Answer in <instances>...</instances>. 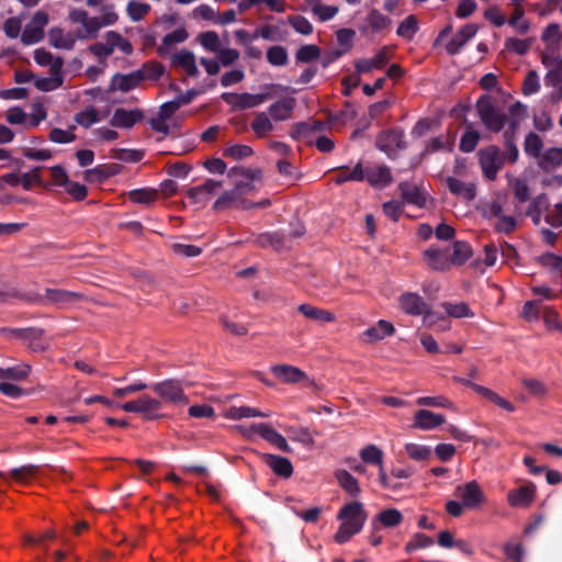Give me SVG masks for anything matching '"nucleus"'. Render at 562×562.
Returning a JSON list of instances; mask_svg holds the SVG:
<instances>
[{
	"label": "nucleus",
	"instance_id": "obj_1",
	"mask_svg": "<svg viewBox=\"0 0 562 562\" xmlns=\"http://www.w3.org/2000/svg\"><path fill=\"white\" fill-rule=\"evenodd\" d=\"M68 20L74 25V32L79 41H92L98 38L103 27L114 25L119 21V14L113 4H105L100 10V15H90L87 10L72 9Z\"/></svg>",
	"mask_w": 562,
	"mask_h": 562
},
{
	"label": "nucleus",
	"instance_id": "obj_2",
	"mask_svg": "<svg viewBox=\"0 0 562 562\" xmlns=\"http://www.w3.org/2000/svg\"><path fill=\"white\" fill-rule=\"evenodd\" d=\"M368 518V514L360 502H350L344 505L338 514L337 519L341 521L336 535L337 543L348 542L355 535L359 533Z\"/></svg>",
	"mask_w": 562,
	"mask_h": 562
},
{
	"label": "nucleus",
	"instance_id": "obj_3",
	"mask_svg": "<svg viewBox=\"0 0 562 562\" xmlns=\"http://www.w3.org/2000/svg\"><path fill=\"white\" fill-rule=\"evenodd\" d=\"M477 115L485 128L493 133H499L507 121V116L495 105L493 98L488 94L480 97L475 104Z\"/></svg>",
	"mask_w": 562,
	"mask_h": 562
},
{
	"label": "nucleus",
	"instance_id": "obj_4",
	"mask_svg": "<svg viewBox=\"0 0 562 562\" xmlns=\"http://www.w3.org/2000/svg\"><path fill=\"white\" fill-rule=\"evenodd\" d=\"M451 32L452 25L449 24L443 27L435 41V46H441L449 55H456L471 38L475 36L477 26L475 24H465L450 40H448Z\"/></svg>",
	"mask_w": 562,
	"mask_h": 562
},
{
	"label": "nucleus",
	"instance_id": "obj_5",
	"mask_svg": "<svg viewBox=\"0 0 562 562\" xmlns=\"http://www.w3.org/2000/svg\"><path fill=\"white\" fill-rule=\"evenodd\" d=\"M21 299L31 303H49L60 308L85 301L87 297L85 294L79 292L67 291L63 289H46L45 294L30 293L21 295Z\"/></svg>",
	"mask_w": 562,
	"mask_h": 562
},
{
	"label": "nucleus",
	"instance_id": "obj_6",
	"mask_svg": "<svg viewBox=\"0 0 562 562\" xmlns=\"http://www.w3.org/2000/svg\"><path fill=\"white\" fill-rule=\"evenodd\" d=\"M477 160L482 173L488 181L497 178L498 171L505 164V157L499 148L495 145H488L477 151Z\"/></svg>",
	"mask_w": 562,
	"mask_h": 562
},
{
	"label": "nucleus",
	"instance_id": "obj_7",
	"mask_svg": "<svg viewBox=\"0 0 562 562\" xmlns=\"http://www.w3.org/2000/svg\"><path fill=\"white\" fill-rule=\"evenodd\" d=\"M228 177L233 180L234 187L245 196L257 190L256 183L262 181V170L234 167L229 170Z\"/></svg>",
	"mask_w": 562,
	"mask_h": 562
},
{
	"label": "nucleus",
	"instance_id": "obj_8",
	"mask_svg": "<svg viewBox=\"0 0 562 562\" xmlns=\"http://www.w3.org/2000/svg\"><path fill=\"white\" fill-rule=\"evenodd\" d=\"M401 310L412 316H424L429 327L435 325L429 305L423 296L414 292H405L398 297Z\"/></svg>",
	"mask_w": 562,
	"mask_h": 562
},
{
	"label": "nucleus",
	"instance_id": "obj_9",
	"mask_svg": "<svg viewBox=\"0 0 562 562\" xmlns=\"http://www.w3.org/2000/svg\"><path fill=\"white\" fill-rule=\"evenodd\" d=\"M48 21L49 15L46 11H36L25 25L21 34V42L24 45H32L42 41L44 37V29L48 24Z\"/></svg>",
	"mask_w": 562,
	"mask_h": 562
},
{
	"label": "nucleus",
	"instance_id": "obj_10",
	"mask_svg": "<svg viewBox=\"0 0 562 562\" xmlns=\"http://www.w3.org/2000/svg\"><path fill=\"white\" fill-rule=\"evenodd\" d=\"M256 204L246 199L235 187L224 192L213 204L216 211H223L228 207L250 209ZM258 206L266 207L270 205V200L266 199L257 204Z\"/></svg>",
	"mask_w": 562,
	"mask_h": 562
},
{
	"label": "nucleus",
	"instance_id": "obj_11",
	"mask_svg": "<svg viewBox=\"0 0 562 562\" xmlns=\"http://www.w3.org/2000/svg\"><path fill=\"white\" fill-rule=\"evenodd\" d=\"M395 47L385 45L380 48L372 58H360L355 61V69L358 75L369 74L374 69H382L392 59Z\"/></svg>",
	"mask_w": 562,
	"mask_h": 562
},
{
	"label": "nucleus",
	"instance_id": "obj_12",
	"mask_svg": "<svg viewBox=\"0 0 562 562\" xmlns=\"http://www.w3.org/2000/svg\"><path fill=\"white\" fill-rule=\"evenodd\" d=\"M454 494L462 501L467 509H477L485 502V495L476 481L458 485Z\"/></svg>",
	"mask_w": 562,
	"mask_h": 562
},
{
	"label": "nucleus",
	"instance_id": "obj_13",
	"mask_svg": "<svg viewBox=\"0 0 562 562\" xmlns=\"http://www.w3.org/2000/svg\"><path fill=\"white\" fill-rule=\"evenodd\" d=\"M541 64L548 69L544 80L547 85L562 83V56L559 52L541 50Z\"/></svg>",
	"mask_w": 562,
	"mask_h": 562
},
{
	"label": "nucleus",
	"instance_id": "obj_14",
	"mask_svg": "<svg viewBox=\"0 0 562 562\" xmlns=\"http://www.w3.org/2000/svg\"><path fill=\"white\" fill-rule=\"evenodd\" d=\"M150 389L164 401L173 404H187L188 397L183 393L180 382L166 380L150 385Z\"/></svg>",
	"mask_w": 562,
	"mask_h": 562
},
{
	"label": "nucleus",
	"instance_id": "obj_15",
	"mask_svg": "<svg viewBox=\"0 0 562 562\" xmlns=\"http://www.w3.org/2000/svg\"><path fill=\"white\" fill-rule=\"evenodd\" d=\"M221 188V181L207 179L204 183L188 189L186 191V195L192 204H200L204 206Z\"/></svg>",
	"mask_w": 562,
	"mask_h": 562
},
{
	"label": "nucleus",
	"instance_id": "obj_16",
	"mask_svg": "<svg viewBox=\"0 0 562 562\" xmlns=\"http://www.w3.org/2000/svg\"><path fill=\"white\" fill-rule=\"evenodd\" d=\"M1 331L9 339L23 341L29 348L40 347L38 342H41L45 336L44 329L37 327L4 328Z\"/></svg>",
	"mask_w": 562,
	"mask_h": 562
},
{
	"label": "nucleus",
	"instance_id": "obj_17",
	"mask_svg": "<svg viewBox=\"0 0 562 562\" xmlns=\"http://www.w3.org/2000/svg\"><path fill=\"white\" fill-rule=\"evenodd\" d=\"M422 258L425 265L434 271L445 272L452 268L448 249L431 246L422 252Z\"/></svg>",
	"mask_w": 562,
	"mask_h": 562
},
{
	"label": "nucleus",
	"instance_id": "obj_18",
	"mask_svg": "<svg viewBox=\"0 0 562 562\" xmlns=\"http://www.w3.org/2000/svg\"><path fill=\"white\" fill-rule=\"evenodd\" d=\"M222 99L233 106L245 110L263 103L267 100V94L223 93Z\"/></svg>",
	"mask_w": 562,
	"mask_h": 562
},
{
	"label": "nucleus",
	"instance_id": "obj_19",
	"mask_svg": "<svg viewBox=\"0 0 562 562\" xmlns=\"http://www.w3.org/2000/svg\"><path fill=\"white\" fill-rule=\"evenodd\" d=\"M270 371L273 374V376L281 381L282 383L292 384L297 383L300 381L308 380L304 371L291 364H274L271 366Z\"/></svg>",
	"mask_w": 562,
	"mask_h": 562
},
{
	"label": "nucleus",
	"instance_id": "obj_20",
	"mask_svg": "<svg viewBox=\"0 0 562 562\" xmlns=\"http://www.w3.org/2000/svg\"><path fill=\"white\" fill-rule=\"evenodd\" d=\"M145 115L139 109L126 110L116 109L110 121L111 125L120 128H132L136 123L142 122Z\"/></svg>",
	"mask_w": 562,
	"mask_h": 562
},
{
	"label": "nucleus",
	"instance_id": "obj_21",
	"mask_svg": "<svg viewBox=\"0 0 562 562\" xmlns=\"http://www.w3.org/2000/svg\"><path fill=\"white\" fill-rule=\"evenodd\" d=\"M403 132L402 131H385L380 133L376 138V146L386 153L389 156L393 155L397 149L404 147L403 140Z\"/></svg>",
	"mask_w": 562,
	"mask_h": 562
},
{
	"label": "nucleus",
	"instance_id": "obj_22",
	"mask_svg": "<svg viewBox=\"0 0 562 562\" xmlns=\"http://www.w3.org/2000/svg\"><path fill=\"white\" fill-rule=\"evenodd\" d=\"M261 459L277 476L282 479L292 476L293 465L288 458L272 453H261Z\"/></svg>",
	"mask_w": 562,
	"mask_h": 562
},
{
	"label": "nucleus",
	"instance_id": "obj_23",
	"mask_svg": "<svg viewBox=\"0 0 562 562\" xmlns=\"http://www.w3.org/2000/svg\"><path fill=\"white\" fill-rule=\"evenodd\" d=\"M446 184L453 195L465 202L473 201L476 196V184L473 182H464L456 177H447Z\"/></svg>",
	"mask_w": 562,
	"mask_h": 562
},
{
	"label": "nucleus",
	"instance_id": "obj_24",
	"mask_svg": "<svg viewBox=\"0 0 562 562\" xmlns=\"http://www.w3.org/2000/svg\"><path fill=\"white\" fill-rule=\"evenodd\" d=\"M78 41L79 40L76 36L74 30L70 32H66L60 27H53L48 32L49 44L58 49L70 50L75 47Z\"/></svg>",
	"mask_w": 562,
	"mask_h": 562
},
{
	"label": "nucleus",
	"instance_id": "obj_25",
	"mask_svg": "<svg viewBox=\"0 0 562 562\" xmlns=\"http://www.w3.org/2000/svg\"><path fill=\"white\" fill-rule=\"evenodd\" d=\"M536 496V486L533 484L524 485L510 490L507 494V502L513 507H528Z\"/></svg>",
	"mask_w": 562,
	"mask_h": 562
},
{
	"label": "nucleus",
	"instance_id": "obj_26",
	"mask_svg": "<svg viewBox=\"0 0 562 562\" xmlns=\"http://www.w3.org/2000/svg\"><path fill=\"white\" fill-rule=\"evenodd\" d=\"M102 42L108 48L110 55L114 54L115 50H119L124 55H131L134 50L132 43L117 31L106 32Z\"/></svg>",
	"mask_w": 562,
	"mask_h": 562
},
{
	"label": "nucleus",
	"instance_id": "obj_27",
	"mask_svg": "<svg viewBox=\"0 0 562 562\" xmlns=\"http://www.w3.org/2000/svg\"><path fill=\"white\" fill-rule=\"evenodd\" d=\"M446 422L442 414L428 409H419L415 413L413 426L423 430H430L439 427Z\"/></svg>",
	"mask_w": 562,
	"mask_h": 562
},
{
	"label": "nucleus",
	"instance_id": "obj_28",
	"mask_svg": "<svg viewBox=\"0 0 562 562\" xmlns=\"http://www.w3.org/2000/svg\"><path fill=\"white\" fill-rule=\"evenodd\" d=\"M145 78L146 76L140 70L127 75L117 74L112 79V89L127 92L139 87Z\"/></svg>",
	"mask_w": 562,
	"mask_h": 562
},
{
	"label": "nucleus",
	"instance_id": "obj_29",
	"mask_svg": "<svg viewBox=\"0 0 562 562\" xmlns=\"http://www.w3.org/2000/svg\"><path fill=\"white\" fill-rule=\"evenodd\" d=\"M172 66L182 69L188 76L194 77L199 70L195 63V56L188 49H181L171 56Z\"/></svg>",
	"mask_w": 562,
	"mask_h": 562
},
{
	"label": "nucleus",
	"instance_id": "obj_30",
	"mask_svg": "<svg viewBox=\"0 0 562 562\" xmlns=\"http://www.w3.org/2000/svg\"><path fill=\"white\" fill-rule=\"evenodd\" d=\"M403 514L396 508H387L380 512L372 520L371 525L374 530H380L381 527L394 528L402 524Z\"/></svg>",
	"mask_w": 562,
	"mask_h": 562
},
{
	"label": "nucleus",
	"instance_id": "obj_31",
	"mask_svg": "<svg viewBox=\"0 0 562 562\" xmlns=\"http://www.w3.org/2000/svg\"><path fill=\"white\" fill-rule=\"evenodd\" d=\"M297 311L307 319L314 321L319 324L333 323L336 321V315L328 311L312 304H301Z\"/></svg>",
	"mask_w": 562,
	"mask_h": 562
},
{
	"label": "nucleus",
	"instance_id": "obj_32",
	"mask_svg": "<svg viewBox=\"0 0 562 562\" xmlns=\"http://www.w3.org/2000/svg\"><path fill=\"white\" fill-rule=\"evenodd\" d=\"M538 167L546 171L551 172L562 166V148L550 147L547 148L537 161Z\"/></svg>",
	"mask_w": 562,
	"mask_h": 562
},
{
	"label": "nucleus",
	"instance_id": "obj_33",
	"mask_svg": "<svg viewBox=\"0 0 562 562\" xmlns=\"http://www.w3.org/2000/svg\"><path fill=\"white\" fill-rule=\"evenodd\" d=\"M34 60L42 67H48L49 72H63L64 59L59 56H54L45 48H37L34 52Z\"/></svg>",
	"mask_w": 562,
	"mask_h": 562
},
{
	"label": "nucleus",
	"instance_id": "obj_34",
	"mask_svg": "<svg viewBox=\"0 0 562 562\" xmlns=\"http://www.w3.org/2000/svg\"><path fill=\"white\" fill-rule=\"evenodd\" d=\"M366 179L374 187H384L392 182L391 170L384 165H375L366 168Z\"/></svg>",
	"mask_w": 562,
	"mask_h": 562
},
{
	"label": "nucleus",
	"instance_id": "obj_35",
	"mask_svg": "<svg viewBox=\"0 0 562 562\" xmlns=\"http://www.w3.org/2000/svg\"><path fill=\"white\" fill-rule=\"evenodd\" d=\"M541 41L544 43L543 50L559 52L562 43L561 27L558 23H550L541 33Z\"/></svg>",
	"mask_w": 562,
	"mask_h": 562
},
{
	"label": "nucleus",
	"instance_id": "obj_36",
	"mask_svg": "<svg viewBox=\"0 0 562 562\" xmlns=\"http://www.w3.org/2000/svg\"><path fill=\"white\" fill-rule=\"evenodd\" d=\"M117 172L119 168L116 165H99L95 168L86 170L83 179L90 183H101Z\"/></svg>",
	"mask_w": 562,
	"mask_h": 562
},
{
	"label": "nucleus",
	"instance_id": "obj_37",
	"mask_svg": "<svg viewBox=\"0 0 562 562\" xmlns=\"http://www.w3.org/2000/svg\"><path fill=\"white\" fill-rule=\"evenodd\" d=\"M294 106V98H283L270 105L269 113L276 121H285L291 119Z\"/></svg>",
	"mask_w": 562,
	"mask_h": 562
},
{
	"label": "nucleus",
	"instance_id": "obj_38",
	"mask_svg": "<svg viewBox=\"0 0 562 562\" xmlns=\"http://www.w3.org/2000/svg\"><path fill=\"white\" fill-rule=\"evenodd\" d=\"M504 146L505 153L503 156L505 157V161L509 164H515L519 157V150L515 144L516 138V123L513 122L509 127L504 132Z\"/></svg>",
	"mask_w": 562,
	"mask_h": 562
},
{
	"label": "nucleus",
	"instance_id": "obj_39",
	"mask_svg": "<svg viewBox=\"0 0 562 562\" xmlns=\"http://www.w3.org/2000/svg\"><path fill=\"white\" fill-rule=\"evenodd\" d=\"M401 195L404 202L423 207L426 204V194L418 187L411 183L400 184Z\"/></svg>",
	"mask_w": 562,
	"mask_h": 562
},
{
	"label": "nucleus",
	"instance_id": "obj_40",
	"mask_svg": "<svg viewBox=\"0 0 562 562\" xmlns=\"http://www.w3.org/2000/svg\"><path fill=\"white\" fill-rule=\"evenodd\" d=\"M127 198L135 204L151 205L159 200V191L153 188L135 189L127 192Z\"/></svg>",
	"mask_w": 562,
	"mask_h": 562
},
{
	"label": "nucleus",
	"instance_id": "obj_41",
	"mask_svg": "<svg viewBox=\"0 0 562 562\" xmlns=\"http://www.w3.org/2000/svg\"><path fill=\"white\" fill-rule=\"evenodd\" d=\"M326 123L317 120L297 123L294 125L292 137L299 139H306L313 134L324 131Z\"/></svg>",
	"mask_w": 562,
	"mask_h": 562
},
{
	"label": "nucleus",
	"instance_id": "obj_42",
	"mask_svg": "<svg viewBox=\"0 0 562 562\" xmlns=\"http://www.w3.org/2000/svg\"><path fill=\"white\" fill-rule=\"evenodd\" d=\"M161 408V402L153 398L148 395L140 396L139 414H143L146 420H156L161 417L159 411Z\"/></svg>",
	"mask_w": 562,
	"mask_h": 562
},
{
	"label": "nucleus",
	"instance_id": "obj_43",
	"mask_svg": "<svg viewBox=\"0 0 562 562\" xmlns=\"http://www.w3.org/2000/svg\"><path fill=\"white\" fill-rule=\"evenodd\" d=\"M335 477L340 487L347 492L350 496L356 497L360 494L361 490L358 480L351 475L347 470H337Z\"/></svg>",
	"mask_w": 562,
	"mask_h": 562
},
{
	"label": "nucleus",
	"instance_id": "obj_44",
	"mask_svg": "<svg viewBox=\"0 0 562 562\" xmlns=\"http://www.w3.org/2000/svg\"><path fill=\"white\" fill-rule=\"evenodd\" d=\"M473 256L471 246L462 240H457L452 245V255H450V263L453 266H463Z\"/></svg>",
	"mask_w": 562,
	"mask_h": 562
},
{
	"label": "nucleus",
	"instance_id": "obj_45",
	"mask_svg": "<svg viewBox=\"0 0 562 562\" xmlns=\"http://www.w3.org/2000/svg\"><path fill=\"white\" fill-rule=\"evenodd\" d=\"M188 37L189 34L184 24L179 25L176 30L164 36L161 45L158 47V53L167 52L169 47L183 43Z\"/></svg>",
	"mask_w": 562,
	"mask_h": 562
},
{
	"label": "nucleus",
	"instance_id": "obj_46",
	"mask_svg": "<svg viewBox=\"0 0 562 562\" xmlns=\"http://www.w3.org/2000/svg\"><path fill=\"white\" fill-rule=\"evenodd\" d=\"M507 22L519 34H526L530 30V23L525 18V9L520 3H515L513 12Z\"/></svg>",
	"mask_w": 562,
	"mask_h": 562
},
{
	"label": "nucleus",
	"instance_id": "obj_47",
	"mask_svg": "<svg viewBox=\"0 0 562 562\" xmlns=\"http://www.w3.org/2000/svg\"><path fill=\"white\" fill-rule=\"evenodd\" d=\"M441 307L449 317L453 318H471L475 315L465 302H443Z\"/></svg>",
	"mask_w": 562,
	"mask_h": 562
},
{
	"label": "nucleus",
	"instance_id": "obj_48",
	"mask_svg": "<svg viewBox=\"0 0 562 562\" xmlns=\"http://www.w3.org/2000/svg\"><path fill=\"white\" fill-rule=\"evenodd\" d=\"M250 126L255 135L259 138L266 137L274 128L272 121L266 112L257 113Z\"/></svg>",
	"mask_w": 562,
	"mask_h": 562
},
{
	"label": "nucleus",
	"instance_id": "obj_49",
	"mask_svg": "<svg viewBox=\"0 0 562 562\" xmlns=\"http://www.w3.org/2000/svg\"><path fill=\"white\" fill-rule=\"evenodd\" d=\"M31 367L27 363H19L12 367H0V380L20 381L29 376Z\"/></svg>",
	"mask_w": 562,
	"mask_h": 562
},
{
	"label": "nucleus",
	"instance_id": "obj_50",
	"mask_svg": "<svg viewBox=\"0 0 562 562\" xmlns=\"http://www.w3.org/2000/svg\"><path fill=\"white\" fill-rule=\"evenodd\" d=\"M64 83L63 72H49V77H34V86L41 91H53Z\"/></svg>",
	"mask_w": 562,
	"mask_h": 562
},
{
	"label": "nucleus",
	"instance_id": "obj_51",
	"mask_svg": "<svg viewBox=\"0 0 562 562\" xmlns=\"http://www.w3.org/2000/svg\"><path fill=\"white\" fill-rule=\"evenodd\" d=\"M393 331H394V326L390 322L382 319V321H379L371 328L367 329L363 333V335L368 340L374 341V340L383 339L384 337H386L389 335H392Z\"/></svg>",
	"mask_w": 562,
	"mask_h": 562
},
{
	"label": "nucleus",
	"instance_id": "obj_52",
	"mask_svg": "<svg viewBox=\"0 0 562 562\" xmlns=\"http://www.w3.org/2000/svg\"><path fill=\"white\" fill-rule=\"evenodd\" d=\"M524 149L526 154L532 158H535L537 161L539 159V156L543 154V140L537 133H529L526 135L525 142H524Z\"/></svg>",
	"mask_w": 562,
	"mask_h": 562
},
{
	"label": "nucleus",
	"instance_id": "obj_53",
	"mask_svg": "<svg viewBox=\"0 0 562 562\" xmlns=\"http://www.w3.org/2000/svg\"><path fill=\"white\" fill-rule=\"evenodd\" d=\"M226 416L229 419L233 420H239L243 418H250V417H269L268 413H263L257 408L249 407V406H232L227 411Z\"/></svg>",
	"mask_w": 562,
	"mask_h": 562
},
{
	"label": "nucleus",
	"instance_id": "obj_54",
	"mask_svg": "<svg viewBox=\"0 0 562 562\" xmlns=\"http://www.w3.org/2000/svg\"><path fill=\"white\" fill-rule=\"evenodd\" d=\"M541 89L540 76L535 69H530L526 72L521 83V93L526 97L536 94Z\"/></svg>",
	"mask_w": 562,
	"mask_h": 562
},
{
	"label": "nucleus",
	"instance_id": "obj_55",
	"mask_svg": "<svg viewBox=\"0 0 562 562\" xmlns=\"http://www.w3.org/2000/svg\"><path fill=\"white\" fill-rule=\"evenodd\" d=\"M418 30L419 26L417 16L415 14H409L398 24L396 34L400 37L411 41Z\"/></svg>",
	"mask_w": 562,
	"mask_h": 562
},
{
	"label": "nucleus",
	"instance_id": "obj_56",
	"mask_svg": "<svg viewBox=\"0 0 562 562\" xmlns=\"http://www.w3.org/2000/svg\"><path fill=\"white\" fill-rule=\"evenodd\" d=\"M367 23L372 32H382L391 26L392 20L379 10H372L367 16Z\"/></svg>",
	"mask_w": 562,
	"mask_h": 562
},
{
	"label": "nucleus",
	"instance_id": "obj_57",
	"mask_svg": "<svg viewBox=\"0 0 562 562\" xmlns=\"http://www.w3.org/2000/svg\"><path fill=\"white\" fill-rule=\"evenodd\" d=\"M361 460L367 464L381 467L383 463V451L375 445H368L359 452Z\"/></svg>",
	"mask_w": 562,
	"mask_h": 562
},
{
	"label": "nucleus",
	"instance_id": "obj_58",
	"mask_svg": "<svg viewBox=\"0 0 562 562\" xmlns=\"http://www.w3.org/2000/svg\"><path fill=\"white\" fill-rule=\"evenodd\" d=\"M74 120H75V122L78 125H80V126H82L85 128H89L93 124L100 122L101 117H100L99 112H98V110L95 108L88 106L85 110L78 112L75 115Z\"/></svg>",
	"mask_w": 562,
	"mask_h": 562
},
{
	"label": "nucleus",
	"instance_id": "obj_59",
	"mask_svg": "<svg viewBox=\"0 0 562 562\" xmlns=\"http://www.w3.org/2000/svg\"><path fill=\"white\" fill-rule=\"evenodd\" d=\"M532 43V38L508 37L505 41V49L517 55H525L530 50Z\"/></svg>",
	"mask_w": 562,
	"mask_h": 562
},
{
	"label": "nucleus",
	"instance_id": "obj_60",
	"mask_svg": "<svg viewBox=\"0 0 562 562\" xmlns=\"http://www.w3.org/2000/svg\"><path fill=\"white\" fill-rule=\"evenodd\" d=\"M75 131V125L70 126L67 130L54 127L48 134V139L56 144H69L75 142L77 138Z\"/></svg>",
	"mask_w": 562,
	"mask_h": 562
},
{
	"label": "nucleus",
	"instance_id": "obj_61",
	"mask_svg": "<svg viewBox=\"0 0 562 562\" xmlns=\"http://www.w3.org/2000/svg\"><path fill=\"white\" fill-rule=\"evenodd\" d=\"M474 392L481 394L482 396L486 397L487 400H490L497 406L506 409L507 412H514V409H515L514 405L510 402L501 397L498 394H496L495 392H493L492 390H490L485 386L475 385Z\"/></svg>",
	"mask_w": 562,
	"mask_h": 562
},
{
	"label": "nucleus",
	"instance_id": "obj_62",
	"mask_svg": "<svg viewBox=\"0 0 562 562\" xmlns=\"http://www.w3.org/2000/svg\"><path fill=\"white\" fill-rule=\"evenodd\" d=\"M405 451L407 456L414 461H426L432 454L430 447L413 442L405 445Z\"/></svg>",
	"mask_w": 562,
	"mask_h": 562
},
{
	"label": "nucleus",
	"instance_id": "obj_63",
	"mask_svg": "<svg viewBox=\"0 0 562 562\" xmlns=\"http://www.w3.org/2000/svg\"><path fill=\"white\" fill-rule=\"evenodd\" d=\"M434 544V540L426 536L423 532H416L412 536L409 541L405 544V552L413 553L418 549H425L431 547Z\"/></svg>",
	"mask_w": 562,
	"mask_h": 562
},
{
	"label": "nucleus",
	"instance_id": "obj_64",
	"mask_svg": "<svg viewBox=\"0 0 562 562\" xmlns=\"http://www.w3.org/2000/svg\"><path fill=\"white\" fill-rule=\"evenodd\" d=\"M267 60L273 66H284L289 60L288 52L283 46H271L267 50Z\"/></svg>",
	"mask_w": 562,
	"mask_h": 562
}]
</instances>
